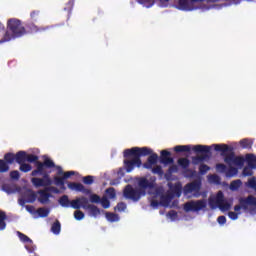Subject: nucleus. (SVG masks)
<instances>
[{"mask_svg": "<svg viewBox=\"0 0 256 256\" xmlns=\"http://www.w3.org/2000/svg\"><path fill=\"white\" fill-rule=\"evenodd\" d=\"M25 248L27 249L28 253H33V248L26 245Z\"/></svg>", "mask_w": 256, "mask_h": 256, "instance_id": "338daca9", "label": "nucleus"}, {"mask_svg": "<svg viewBox=\"0 0 256 256\" xmlns=\"http://www.w3.org/2000/svg\"><path fill=\"white\" fill-rule=\"evenodd\" d=\"M32 184L34 187H50V185H53V180H51V177H49V174H44L42 178H32L31 179Z\"/></svg>", "mask_w": 256, "mask_h": 256, "instance_id": "9d476101", "label": "nucleus"}, {"mask_svg": "<svg viewBox=\"0 0 256 256\" xmlns=\"http://www.w3.org/2000/svg\"><path fill=\"white\" fill-rule=\"evenodd\" d=\"M87 203H89V199L85 196H82L70 201V207H72V209H79L80 207H82L83 209V206L87 205Z\"/></svg>", "mask_w": 256, "mask_h": 256, "instance_id": "2eb2a0df", "label": "nucleus"}, {"mask_svg": "<svg viewBox=\"0 0 256 256\" xmlns=\"http://www.w3.org/2000/svg\"><path fill=\"white\" fill-rule=\"evenodd\" d=\"M31 19H33V21H37V17H39V11H33L30 14Z\"/></svg>", "mask_w": 256, "mask_h": 256, "instance_id": "680f3d73", "label": "nucleus"}, {"mask_svg": "<svg viewBox=\"0 0 256 256\" xmlns=\"http://www.w3.org/2000/svg\"><path fill=\"white\" fill-rule=\"evenodd\" d=\"M215 151H221L222 153H227L229 151V146L225 144H216L214 145Z\"/></svg>", "mask_w": 256, "mask_h": 256, "instance_id": "c85d7f7f", "label": "nucleus"}, {"mask_svg": "<svg viewBox=\"0 0 256 256\" xmlns=\"http://www.w3.org/2000/svg\"><path fill=\"white\" fill-rule=\"evenodd\" d=\"M241 187V180H234L230 184L231 191H237Z\"/></svg>", "mask_w": 256, "mask_h": 256, "instance_id": "e433bc0d", "label": "nucleus"}, {"mask_svg": "<svg viewBox=\"0 0 256 256\" xmlns=\"http://www.w3.org/2000/svg\"><path fill=\"white\" fill-rule=\"evenodd\" d=\"M243 175L244 177H251V175H253V171L251 170V168L245 167L243 169Z\"/></svg>", "mask_w": 256, "mask_h": 256, "instance_id": "864d4df0", "label": "nucleus"}, {"mask_svg": "<svg viewBox=\"0 0 256 256\" xmlns=\"http://www.w3.org/2000/svg\"><path fill=\"white\" fill-rule=\"evenodd\" d=\"M106 219L108 221H110V223H115V222L119 221V216L115 213L108 212V213H106Z\"/></svg>", "mask_w": 256, "mask_h": 256, "instance_id": "cd10ccee", "label": "nucleus"}, {"mask_svg": "<svg viewBox=\"0 0 256 256\" xmlns=\"http://www.w3.org/2000/svg\"><path fill=\"white\" fill-rule=\"evenodd\" d=\"M4 159L6 161V163H9V165L15 163V154L13 153H7L4 156Z\"/></svg>", "mask_w": 256, "mask_h": 256, "instance_id": "c756f323", "label": "nucleus"}, {"mask_svg": "<svg viewBox=\"0 0 256 256\" xmlns=\"http://www.w3.org/2000/svg\"><path fill=\"white\" fill-rule=\"evenodd\" d=\"M6 219L7 214H5L3 211H0V231H5V227H7V223H5Z\"/></svg>", "mask_w": 256, "mask_h": 256, "instance_id": "a878e982", "label": "nucleus"}, {"mask_svg": "<svg viewBox=\"0 0 256 256\" xmlns=\"http://www.w3.org/2000/svg\"><path fill=\"white\" fill-rule=\"evenodd\" d=\"M174 151H176V153H189V151H191V146L190 145H185V146L178 145V146L174 147Z\"/></svg>", "mask_w": 256, "mask_h": 256, "instance_id": "393cba45", "label": "nucleus"}, {"mask_svg": "<svg viewBox=\"0 0 256 256\" xmlns=\"http://www.w3.org/2000/svg\"><path fill=\"white\" fill-rule=\"evenodd\" d=\"M43 164L44 167H47L48 169H53V167H55V162L49 158L44 159Z\"/></svg>", "mask_w": 256, "mask_h": 256, "instance_id": "79ce46f5", "label": "nucleus"}, {"mask_svg": "<svg viewBox=\"0 0 256 256\" xmlns=\"http://www.w3.org/2000/svg\"><path fill=\"white\" fill-rule=\"evenodd\" d=\"M90 202L91 203H101V197H99V195H97V194H92L90 196Z\"/></svg>", "mask_w": 256, "mask_h": 256, "instance_id": "de8ad7c7", "label": "nucleus"}, {"mask_svg": "<svg viewBox=\"0 0 256 256\" xmlns=\"http://www.w3.org/2000/svg\"><path fill=\"white\" fill-rule=\"evenodd\" d=\"M224 161L229 167H233L235 165L236 167H243L245 163V159L241 157L235 156V154H229L224 158Z\"/></svg>", "mask_w": 256, "mask_h": 256, "instance_id": "9b49d317", "label": "nucleus"}, {"mask_svg": "<svg viewBox=\"0 0 256 256\" xmlns=\"http://www.w3.org/2000/svg\"><path fill=\"white\" fill-rule=\"evenodd\" d=\"M150 191L154 192V199H159L162 207H169V204L171 203V196L163 194V189L155 188L153 186Z\"/></svg>", "mask_w": 256, "mask_h": 256, "instance_id": "1a4fd4ad", "label": "nucleus"}, {"mask_svg": "<svg viewBox=\"0 0 256 256\" xmlns=\"http://www.w3.org/2000/svg\"><path fill=\"white\" fill-rule=\"evenodd\" d=\"M93 176H85L83 178V183H85V185H93Z\"/></svg>", "mask_w": 256, "mask_h": 256, "instance_id": "3c124183", "label": "nucleus"}, {"mask_svg": "<svg viewBox=\"0 0 256 256\" xmlns=\"http://www.w3.org/2000/svg\"><path fill=\"white\" fill-rule=\"evenodd\" d=\"M31 169H33V167H31L30 164H26L25 162L20 164V171H22V173H29Z\"/></svg>", "mask_w": 256, "mask_h": 256, "instance_id": "ea45409f", "label": "nucleus"}, {"mask_svg": "<svg viewBox=\"0 0 256 256\" xmlns=\"http://www.w3.org/2000/svg\"><path fill=\"white\" fill-rule=\"evenodd\" d=\"M106 195L109 197V199H115V197H117L115 188L111 187L106 189Z\"/></svg>", "mask_w": 256, "mask_h": 256, "instance_id": "58836bf2", "label": "nucleus"}, {"mask_svg": "<svg viewBox=\"0 0 256 256\" xmlns=\"http://www.w3.org/2000/svg\"><path fill=\"white\" fill-rule=\"evenodd\" d=\"M209 181H210V183H217V181H219V176L211 175V176H209Z\"/></svg>", "mask_w": 256, "mask_h": 256, "instance_id": "052dcab7", "label": "nucleus"}, {"mask_svg": "<svg viewBox=\"0 0 256 256\" xmlns=\"http://www.w3.org/2000/svg\"><path fill=\"white\" fill-rule=\"evenodd\" d=\"M51 231L54 235L61 233V222H59V220H56L55 223L52 224Z\"/></svg>", "mask_w": 256, "mask_h": 256, "instance_id": "b1692460", "label": "nucleus"}, {"mask_svg": "<svg viewBox=\"0 0 256 256\" xmlns=\"http://www.w3.org/2000/svg\"><path fill=\"white\" fill-rule=\"evenodd\" d=\"M31 175L32 177H36V175H47L45 173V164L43 162H37V169L33 170Z\"/></svg>", "mask_w": 256, "mask_h": 256, "instance_id": "6ab92c4d", "label": "nucleus"}, {"mask_svg": "<svg viewBox=\"0 0 256 256\" xmlns=\"http://www.w3.org/2000/svg\"><path fill=\"white\" fill-rule=\"evenodd\" d=\"M18 237L20 239V241H22V243H33V240H31V238H29V236L18 232Z\"/></svg>", "mask_w": 256, "mask_h": 256, "instance_id": "7c9ffc66", "label": "nucleus"}, {"mask_svg": "<svg viewBox=\"0 0 256 256\" xmlns=\"http://www.w3.org/2000/svg\"><path fill=\"white\" fill-rule=\"evenodd\" d=\"M15 161L18 165H22L23 163H27V152L19 151L15 155Z\"/></svg>", "mask_w": 256, "mask_h": 256, "instance_id": "412c9836", "label": "nucleus"}, {"mask_svg": "<svg viewBox=\"0 0 256 256\" xmlns=\"http://www.w3.org/2000/svg\"><path fill=\"white\" fill-rule=\"evenodd\" d=\"M228 217L232 219V221H237L239 219V213L237 212H229Z\"/></svg>", "mask_w": 256, "mask_h": 256, "instance_id": "5fc2aeb1", "label": "nucleus"}, {"mask_svg": "<svg viewBox=\"0 0 256 256\" xmlns=\"http://www.w3.org/2000/svg\"><path fill=\"white\" fill-rule=\"evenodd\" d=\"M74 218L76 221H82V219H85V213H83L81 210H76L74 212Z\"/></svg>", "mask_w": 256, "mask_h": 256, "instance_id": "a19ab883", "label": "nucleus"}, {"mask_svg": "<svg viewBox=\"0 0 256 256\" xmlns=\"http://www.w3.org/2000/svg\"><path fill=\"white\" fill-rule=\"evenodd\" d=\"M248 187H250V189H256V180L255 178H251L249 181H248Z\"/></svg>", "mask_w": 256, "mask_h": 256, "instance_id": "6e6d98bb", "label": "nucleus"}, {"mask_svg": "<svg viewBox=\"0 0 256 256\" xmlns=\"http://www.w3.org/2000/svg\"><path fill=\"white\" fill-rule=\"evenodd\" d=\"M26 161L28 163H35V162L39 161V157H37L36 155H33V154L26 153Z\"/></svg>", "mask_w": 256, "mask_h": 256, "instance_id": "4c0bfd02", "label": "nucleus"}, {"mask_svg": "<svg viewBox=\"0 0 256 256\" xmlns=\"http://www.w3.org/2000/svg\"><path fill=\"white\" fill-rule=\"evenodd\" d=\"M240 145L241 147H243V149H251V145H253V142H251V140L249 139H243L240 141Z\"/></svg>", "mask_w": 256, "mask_h": 256, "instance_id": "473e14b6", "label": "nucleus"}, {"mask_svg": "<svg viewBox=\"0 0 256 256\" xmlns=\"http://www.w3.org/2000/svg\"><path fill=\"white\" fill-rule=\"evenodd\" d=\"M100 203L104 209H109L111 207V202L107 198L100 199Z\"/></svg>", "mask_w": 256, "mask_h": 256, "instance_id": "c03bdc74", "label": "nucleus"}, {"mask_svg": "<svg viewBox=\"0 0 256 256\" xmlns=\"http://www.w3.org/2000/svg\"><path fill=\"white\" fill-rule=\"evenodd\" d=\"M178 165H180V167H182V169H186V174L185 177L189 178V179H193V177H195V171L191 170V169H187L189 167V159L187 158H180L178 159Z\"/></svg>", "mask_w": 256, "mask_h": 256, "instance_id": "4468645a", "label": "nucleus"}, {"mask_svg": "<svg viewBox=\"0 0 256 256\" xmlns=\"http://www.w3.org/2000/svg\"><path fill=\"white\" fill-rule=\"evenodd\" d=\"M209 169H211L209 166H207L206 164H201L199 167V171L201 173V175H205V173H207V171H209Z\"/></svg>", "mask_w": 256, "mask_h": 256, "instance_id": "8fccbe9b", "label": "nucleus"}, {"mask_svg": "<svg viewBox=\"0 0 256 256\" xmlns=\"http://www.w3.org/2000/svg\"><path fill=\"white\" fill-rule=\"evenodd\" d=\"M21 177V174H19V171L14 170L10 172V178L13 179L14 181H19Z\"/></svg>", "mask_w": 256, "mask_h": 256, "instance_id": "37998d69", "label": "nucleus"}, {"mask_svg": "<svg viewBox=\"0 0 256 256\" xmlns=\"http://www.w3.org/2000/svg\"><path fill=\"white\" fill-rule=\"evenodd\" d=\"M204 209H207V200L205 199L191 200L184 204V211L186 213H199V211H203Z\"/></svg>", "mask_w": 256, "mask_h": 256, "instance_id": "423d86ee", "label": "nucleus"}, {"mask_svg": "<svg viewBox=\"0 0 256 256\" xmlns=\"http://www.w3.org/2000/svg\"><path fill=\"white\" fill-rule=\"evenodd\" d=\"M83 209L89 211L90 217H97L98 215H101V210H99L97 206L89 204V202L83 206Z\"/></svg>", "mask_w": 256, "mask_h": 256, "instance_id": "dca6fc26", "label": "nucleus"}, {"mask_svg": "<svg viewBox=\"0 0 256 256\" xmlns=\"http://www.w3.org/2000/svg\"><path fill=\"white\" fill-rule=\"evenodd\" d=\"M208 203L211 209H217V207L221 211H229L231 209V202L225 199L222 191H219L216 196H210Z\"/></svg>", "mask_w": 256, "mask_h": 256, "instance_id": "20e7f679", "label": "nucleus"}, {"mask_svg": "<svg viewBox=\"0 0 256 256\" xmlns=\"http://www.w3.org/2000/svg\"><path fill=\"white\" fill-rule=\"evenodd\" d=\"M37 213L39 217H48L50 210L48 208H38Z\"/></svg>", "mask_w": 256, "mask_h": 256, "instance_id": "2f4dec72", "label": "nucleus"}, {"mask_svg": "<svg viewBox=\"0 0 256 256\" xmlns=\"http://www.w3.org/2000/svg\"><path fill=\"white\" fill-rule=\"evenodd\" d=\"M237 173H239L237 168L230 166V168L226 172V177H235V175H237Z\"/></svg>", "mask_w": 256, "mask_h": 256, "instance_id": "c9c22d12", "label": "nucleus"}, {"mask_svg": "<svg viewBox=\"0 0 256 256\" xmlns=\"http://www.w3.org/2000/svg\"><path fill=\"white\" fill-rule=\"evenodd\" d=\"M147 189L151 191L153 189V182L147 180V178H140L138 180V187H132L128 184L123 190V197L128 201H133L137 203L141 200V197L147 195Z\"/></svg>", "mask_w": 256, "mask_h": 256, "instance_id": "f03ea898", "label": "nucleus"}, {"mask_svg": "<svg viewBox=\"0 0 256 256\" xmlns=\"http://www.w3.org/2000/svg\"><path fill=\"white\" fill-rule=\"evenodd\" d=\"M168 216L170 217V219H175V217H177V212L175 211H170L168 213Z\"/></svg>", "mask_w": 256, "mask_h": 256, "instance_id": "69168bd1", "label": "nucleus"}, {"mask_svg": "<svg viewBox=\"0 0 256 256\" xmlns=\"http://www.w3.org/2000/svg\"><path fill=\"white\" fill-rule=\"evenodd\" d=\"M140 5H143L146 9H150L155 5V0H138Z\"/></svg>", "mask_w": 256, "mask_h": 256, "instance_id": "bb28decb", "label": "nucleus"}, {"mask_svg": "<svg viewBox=\"0 0 256 256\" xmlns=\"http://www.w3.org/2000/svg\"><path fill=\"white\" fill-rule=\"evenodd\" d=\"M199 191H201V182L199 181L190 182L183 188V193L187 197H199L201 195Z\"/></svg>", "mask_w": 256, "mask_h": 256, "instance_id": "6e6552de", "label": "nucleus"}, {"mask_svg": "<svg viewBox=\"0 0 256 256\" xmlns=\"http://www.w3.org/2000/svg\"><path fill=\"white\" fill-rule=\"evenodd\" d=\"M58 203L59 205H61V207H64L65 209H69V207H71V200H69V196L67 195H63L62 197H60Z\"/></svg>", "mask_w": 256, "mask_h": 256, "instance_id": "4be33fe9", "label": "nucleus"}, {"mask_svg": "<svg viewBox=\"0 0 256 256\" xmlns=\"http://www.w3.org/2000/svg\"><path fill=\"white\" fill-rule=\"evenodd\" d=\"M216 171H218V173H227V166H225V164H217Z\"/></svg>", "mask_w": 256, "mask_h": 256, "instance_id": "49530a36", "label": "nucleus"}, {"mask_svg": "<svg viewBox=\"0 0 256 256\" xmlns=\"http://www.w3.org/2000/svg\"><path fill=\"white\" fill-rule=\"evenodd\" d=\"M32 209H33V206H29V205L26 206V211H28L29 213H31Z\"/></svg>", "mask_w": 256, "mask_h": 256, "instance_id": "774afa93", "label": "nucleus"}, {"mask_svg": "<svg viewBox=\"0 0 256 256\" xmlns=\"http://www.w3.org/2000/svg\"><path fill=\"white\" fill-rule=\"evenodd\" d=\"M115 209H116V211H119L121 213V212L125 211V209H127V204H125V202H120L117 204Z\"/></svg>", "mask_w": 256, "mask_h": 256, "instance_id": "a18cd8bd", "label": "nucleus"}, {"mask_svg": "<svg viewBox=\"0 0 256 256\" xmlns=\"http://www.w3.org/2000/svg\"><path fill=\"white\" fill-rule=\"evenodd\" d=\"M22 197L26 200L27 203H35L37 200V195L33 190H26L23 192Z\"/></svg>", "mask_w": 256, "mask_h": 256, "instance_id": "a211bd4d", "label": "nucleus"}, {"mask_svg": "<svg viewBox=\"0 0 256 256\" xmlns=\"http://www.w3.org/2000/svg\"><path fill=\"white\" fill-rule=\"evenodd\" d=\"M217 221H218L219 225H225L227 223V218L225 216H219L217 218Z\"/></svg>", "mask_w": 256, "mask_h": 256, "instance_id": "4d7b16f0", "label": "nucleus"}, {"mask_svg": "<svg viewBox=\"0 0 256 256\" xmlns=\"http://www.w3.org/2000/svg\"><path fill=\"white\" fill-rule=\"evenodd\" d=\"M59 175H64L63 177H54V185H57V187H65V179H69L71 175H75V171H68L63 173V170L58 171Z\"/></svg>", "mask_w": 256, "mask_h": 256, "instance_id": "f8f14e48", "label": "nucleus"}, {"mask_svg": "<svg viewBox=\"0 0 256 256\" xmlns=\"http://www.w3.org/2000/svg\"><path fill=\"white\" fill-rule=\"evenodd\" d=\"M2 191H4L5 193H7V195H13V193H15V189H13L11 187V185L8 184H4L2 186Z\"/></svg>", "mask_w": 256, "mask_h": 256, "instance_id": "f704fd0d", "label": "nucleus"}, {"mask_svg": "<svg viewBox=\"0 0 256 256\" xmlns=\"http://www.w3.org/2000/svg\"><path fill=\"white\" fill-rule=\"evenodd\" d=\"M18 203L19 205H21V207H24L25 206V203H28L27 200L25 199V197H21L18 199Z\"/></svg>", "mask_w": 256, "mask_h": 256, "instance_id": "e2e57ef3", "label": "nucleus"}, {"mask_svg": "<svg viewBox=\"0 0 256 256\" xmlns=\"http://www.w3.org/2000/svg\"><path fill=\"white\" fill-rule=\"evenodd\" d=\"M68 189H71V191H77L78 193H84V195H89V193H91V190L85 188L83 184L77 182L68 183Z\"/></svg>", "mask_w": 256, "mask_h": 256, "instance_id": "ddd939ff", "label": "nucleus"}, {"mask_svg": "<svg viewBox=\"0 0 256 256\" xmlns=\"http://www.w3.org/2000/svg\"><path fill=\"white\" fill-rule=\"evenodd\" d=\"M148 157V162L144 164L145 169H153V165L157 163L159 156L153 153V150L143 147H134L132 149L124 150V165L127 173H131L135 167H141V157Z\"/></svg>", "mask_w": 256, "mask_h": 256, "instance_id": "f257e3e1", "label": "nucleus"}, {"mask_svg": "<svg viewBox=\"0 0 256 256\" xmlns=\"http://www.w3.org/2000/svg\"><path fill=\"white\" fill-rule=\"evenodd\" d=\"M9 171V164L5 160H0V173H7Z\"/></svg>", "mask_w": 256, "mask_h": 256, "instance_id": "72a5a7b5", "label": "nucleus"}, {"mask_svg": "<svg viewBox=\"0 0 256 256\" xmlns=\"http://www.w3.org/2000/svg\"><path fill=\"white\" fill-rule=\"evenodd\" d=\"M27 33L25 26L21 24V20L12 18L8 20L7 31L4 37L0 40V43H6L7 41H12V39H17L23 37Z\"/></svg>", "mask_w": 256, "mask_h": 256, "instance_id": "7ed1b4c3", "label": "nucleus"}, {"mask_svg": "<svg viewBox=\"0 0 256 256\" xmlns=\"http://www.w3.org/2000/svg\"><path fill=\"white\" fill-rule=\"evenodd\" d=\"M30 31H31V33H39V31H45V28H43V27L39 28L35 24H32L30 26Z\"/></svg>", "mask_w": 256, "mask_h": 256, "instance_id": "09e8293b", "label": "nucleus"}, {"mask_svg": "<svg viewBox=\"0 0 256 256\" xmlns=\"http://www.w3.org/2000/svg\"><path fill=\"white\" fill-rule=\"evenodd\" d=\"M219 0H179L178 9L181 11H195L201 7V3H216Z\"/></svg>", "mask_w": 256, "mask_h": 256, "instance_id": "39448f33", "label": "nucleus"}, {"mask_svg": "<svg viewBox=\"0 0 256 256\" xmlns=\"http://www.w3.org/2000/svg\"><path fill=\"white\" fill-rule=\"evenodd\" d=\"M152 173H155L156 175H161L162 169L161 166H156L152 169Z\"/></svg>", "mask_w": 256, "mask_h": 256, "instance_id": "13d9d810", "label": "nucleus"}, {"mask_svg": "<svg viewBox=\"0 0 256 256\" xmlns=\"http://www.w3.org/2000/svg\"><path fill=\"white\" fill-rule=\"evenodd\" d=\"M192 149H193V151H195V153H205L200 156L193 157L192 158L193 165H199V163H203V161H205L207 159V157H209L207 155V153H209V151H211V147L203 146V145L193 146Z\"/></svg>", "mask_w": 256, "mask_h": 256, "instance_id": "0eeeda50", "label": "nucleus"}, {"mask_svg": "<svg viewBox=\"0 0 256 256\" xmlns=\"http://www.w3.org/2000/svg\"><path fill=\"white\" fill-rule=\"evenodd\" d=\"M161 155H162L161 163H163L164 165L173 164V158L169 157L171 155V152H169L167 150H163L161 152Z\"/></svg>", "mask_w": 256, "mask_h": 256, "instance_id": "aec40b11", "label": "nucleus"}, {"mask_svg": "<svg viewBox=\"0 0 256 256\" xmlns=\"http://www.w3.org/2000/svg\"><path fill=\"white\" fill-rule=\"evenodd\" d=\"M246 161L248 163V168L256 169V157L253 154L246 155Z\"/></svg>", "mask_w": 256, "mask_h": 256, "instance_id": "5701e85b", "label": "nucleus"}, {"mask_svg": "<svg viewBox=\"0 0 256 256\" xmlns=\"http://www.w3.org/2000/svg\"><path fill=\"white\" fill-rule=\"evenodd\" d=\"M159 205H161V200L160 201H157V200L151 201V207H153L154 209H157L159 207Z\"/></svg>", "mask_w": 256, "mask_h": 256, "instance_id": "bf43d9fd", "label": "nucleus"}, {"mask_svg": "<svg viewBox=\"0 0 256 256\" xmlns=\"http://www.w3.org/2000/svg\"><path fill=\"white\" fill-rule=\"evenodd\" d=\"M159 7H167L169 0H159Z\"/></svg>", "mask_w": 256, "mask_h": 256, "instance_id": "0e129e2a", "label": "nucleus"}, {"mask_svg": "<svg viewBox=\"0 0 256 256\" xmlns=\"http://www.w3.org/2000/svg\"><path fill=\"white\" fill-rule=\"evenodd\" d=\"M38 201L42 205H47L49 203V198L51 197V193H49L47 190H39L38 191Z\"/></svg>", "mask_w": 256, "mask_h": 256, "instance_id": "f3484780", "label": "nucleus"}, {"mask_svg": "<svg viewBox=\"0 0 256 256\" xmlns=\"http://www.w3.org/2000/svg\"><path fill=\"white\" fill-rule=\"evenodd\" d=\"M48 193H59V190L57 189V187L55 186H47L46 188H44Z\"/></svg>", "mask_w": 256, "mask_h": 256, "instance_id": "603ef678", "label": "nucleus"}]
</instances>
